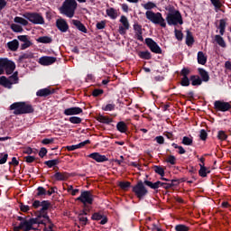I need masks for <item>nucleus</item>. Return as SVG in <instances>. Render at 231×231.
I'll list each match as a JSON object with an SVG mask.
<instances>
[{
    "label": "nucleus",
    "instance_id": "f257e3e1",
    "mask_svg": "<svg viewBox=\"0 0 231 231\" xmlns=\"http://www.w3.org/2000/svg\"><path fill=\"white\" fill-rule=\"evenodd\" d=\"M18 220L20 221L19 226H16L18 230H37V225H44V220H41V218H24L18 217Z\"/></svg>",
    "mask_w": 231,
    "mask_h": 231
},
{
    "label": "nucleus",
    "instance_id": "f03ea898",
    "mask_svg": "<svg viewBox=\"0 0 231 231\" xmlns=\"http://www.w3.org/2000/svg\"><path fill=\"white\" fill-rule=\"evenodd\" d=\"M75 10H77V1L75 0H65L62 6L60 8V14L69 19L75 15Z\"/></svg>",
    "mask_w": 231,
    "mask_h": 231
},
{
    "label": "nucleus",
    "instance_id": "7ed1b4c3",
    "mask_svg": "<svg viewBox=\"0 0 231 231\" xmlns=\"http://www.w3.org/2000/svg\"><path fill=\"white\" fill-rule=\"evenodd\" d=\"M11 111H14V115H26L28 113H33V107L24 102H16L10 106Z\"/></svg>",
    "mask_w": 231,
    "mask_h": 231
},
{
    "label": "nucleus",
    "instance_id": "20e7f679",
    "mask_svg": "<svg viewBox=\"0 0 231 231\" xmlns=\"http://www.w3.org/2000/svg\"><path fill=\"white\" fill-rule=\"evenodd\" d=\"M146 18L153 23V24H160L162 28H165L167 26V23H165V19H163V16H162L161 13H154L152 11H147L145 13Z\"/></svg>",
    "mask_w": 231,
    "mask_h": 231
},
{
    "label": "nucleus",
    "instance_id": "39448f33",
    "mask_svg": "<svg viewBox=\"0 0 231 231\" xmlns=\"http://www.w3.org/2000/svg\"><path fill=\"white\" fill-rule=\"evenodd\" d=\"M166 21L170 26H176L177 24H183V19L180 11L173 10L167 14Z\"/></svg>",
    "mask_w": 231,
    "mask_h": 231
},
{
    "label": "nucleus",
    "instance_id": "423d86ee",
    "mask_svg": "<svg viewBox=\"0 0 231 231\" xmlns=\"http://www.w3.org/2000/svg\"><path fill=\"white\" fill-rule=\"evenodd\" d=\"M23 17L32 24H44V17L39 13H24Z\"/></svg>",
    "mask_w": 231,
    "mask_h": 231
},
{
    "label": "nucleus",
    "instance_id": "0eeeda50",
    "mask_svg": "<svg viewBox=\"0 0 231 231\" xmlns=\"http://www.w3.org/2000/svg\"><path fill=\"white\" fill-rule=\"evenodd\" d=\"M133 192H134V194H135V196H137V198L142 199V198H143V196H146L147 189L143 185V182L141 180V181L137 182V184L135 186H134Z\"/></svg>",
    "mask_w": 231,
    "mask_h": 231
},
{
    "label": "nucleus",
    "instance_id": "6e6552de",
    "mask_svg": "<svg viewBox=\"0 0 231 231\" xmlns=\"http://www.w3.org/2000/svg\"><path fill=\"white\" fill-rule=\"evenodd\" d=\"M77 201H81L83 205H91L93 203V195L89 191H83L77 199Z\"/></svg>",
    "mask_w": 231,
    "mask_h": 231
},
{
    "label": "nucleus",
    "instance_id": "1a4fd4ad",
    "mask_svg": "<svg viewBox=\"0 0 231 231\" xmlns=\"http://www.w3.org/2000/svg\"><path fill=\"white\" fill-rule=\"evenodd\" d=\"M119 22L121 25H119L118 32L120 35H125L127 30L130 28L129 20L125 15H122Z\"/></svg>",
    "mask_w": 231,
    "mask_h": 231
},
{
    "label": "nucleus",
    "instance_id": "9d476101",
    "mask_svg": "<svg viewBox=\"0 0 231 231\" xmlns=\"http://www.w3.org/2000/svg\"><path fill=\"white\" fill-rule=\"evenodd\" d=\"M42 208H41V215L38 217V219H41L42 217H43V222H44V225H46V222H50V217H48V215H46V210L48 208H50V202L49 201H42L41 206Z\"/></svg>",
    "mask_w": 231,
    "mask_h": 231
},
{
    "label": "nucleus",
    "instance_id": "9b49d317",
    "mask_svg": "<svg viewBox=\"0 0 231 231\" xmlns=\"http://www.w3.org/2000/svg\"><path fill=\"white\" fill-rule=\"evenodd\" d=\"M144 185H147V187H150V189H160V187H162L163 189H171L172 187V183H165L162 181H157L152 183V181L145 180Z\"/></svg>",
    "mask_w": 231,
    "mask_h": 231
},
{
    "label": "nucleus",
    "instance_id": "f8f14e48",
    "mask_svg": "<svg viewBox=\"0 0 231 231\" xmlns=\"http://www.w3.org/2000/svg\"><path fill=\"white\" fill-rule=\"evenodd\" d=\"M4 69L6 75H12L15 71V63L8 59H4Z\"/></svg>",
    "mask_w": 231,
    "mask_h": 231
},
{
    "label": "nucleus",
    "instance_id": "ddd939ff",
    "mask_svg": "<svg viewBox=\"0 0 231 231\" xmlns=\"http://www.w3.org/2000/svg\"><path fill=\"white\" fill-rule=\"evenodd\" d=\"M145 43L153 53H162V49L160 48V46H158V43H156V42H154L152 39L147 38L145 40Z\"/></svg>",
    "mask_w": 231,
    "mask_h": 231
},
{
    "label": "nucleus",
    "instance_id": "4468645a",
    "mask_svg": "<svg viewBox=\"0 0 231 231\" xmlns=\"http://www.w3.org/2000/svg\"><path fill=\"white\" fill-rule=\"evenodd\" d=\"M57 62V58L51 56H42L39 59V64L42 66H51Z\"/></svg>",
    "mask_w": 231,
    "mask_h": 231
},
{
    "label": "nucleus",
    "instance_id": "2eb2a0df",
    "mask_svg": "<svg viewBox=\"0 0 231 231\" xmlns=\"http://www.w3.org/2000/svg\"><path fill=\"white\" fill-rule=\"evenodd\" d=\"M214 106L216 107V109H217V111H229V109L231 108V105L228 102H225V101H215Z\"/></svg>",
    "mask_w": 231,
    "mask_h": 231
},
{
    "label": "nucleus",
    "instance_id": "dca6fc26",
    "mask_svg": "<svg viewBox=\"0 0 231 231\" xmlns=\"http://www.w3.org/2000/svg\"><path fill=\"white\" fill-rule=\"evenodd\" d=\"M18 39L21 41V42H23V44L21 45L22 50H26V48H30V46L32 44L30 38L26 35H20L18 36Z\"/></svg>",
    "mask_w": 231,
    "mask_h": 231
},
{
    "label": "nucleus",
    "instance_id": "f3484780",
    "mask_svg": "<svg viewBox=\"0 0 231 231\" xmlns=\"http://www.w3.org/2000/svg\"><path fill=\"white\" fill-rule=\"evenodd\" d=\"M89 158H92V160H95V162H97V163H102L103 162H107V157L106 155H101L98 152H93L88 155Z\"/></svg>",
    "mask_w": 231,
    "mask_h": 231
},
{
    "label": "nucleus",
    "instance_id": "a211bd4d",
    "mask_svg": "<svg viewBox=\"0 0 231 231\" xmlns=\"http://www.w3.org/2000/svg\"><path fill=\"white\" fill-rule=\"evenodd\" d=\"M56 26L58 29H60V32H68V29L69 28L68 26V23L66 22V20L62 18L57 20Z\"/></svg>",
    "mask_w": 231,
    "mask_h": 231
},
{
    "label": "nucleus",
    "instance_id": "6ab92c4d",
    "mask_svg": "<svg viewBox=\"0 0 231 231\" xmlns=\"http://www.w3.org/2000/svg\"><path fill=\"white\" fill-rule=\"evenodd\" d=\"M80 113H82V108L79 106L70 107L64 110V115H66V116H71L73 115H80Z\"/></svg>",
    "mask_w": 231,
    "mask_h": 231
},
{
    "label": "nucleus",
    "instance_id": "aec40b11",
    "mask_svg": "<svg viewBox=\"0 0 231 231\" xmlns=\"http://www.w3.org/2000/svg\"><path fill=\"white\" fill-rule=\"evenodd\" d=\"M53 178L56 180V181H66V180L69 178V174L67 172L58 171L54 174Z\"/></svg>",
    "mask_w": 231,
    "mask_h": 231
},
{
    "label": "nucleus",
    "instance_id": "412c9836",
    "mask_svg": "<svg viewBox=\"0 0 231 231\" xmlns=\"http://www.w3.org/2000/svg\"><path fill=\"white\" fill-rule=\"evenodd\" d=\"M88 143H90L89 140H86L82 143H79V144H74V145H70V146H67L66 149L68 151H77V149H82V147H84L85 145H88Z\"/></svg>",
    "mask_w": 231,
    "mask_h": 231
},
{
    "label": "nucleus",
    "instance_id": "4be33fe9",
    "mask_svg": "<svg viewBox=\"0 0 231 231\" xmlns=\"http://www.w3.org/2000/svg\"><path fill=\"white\" fill-rule=\"evenodd\" d=\"M71 23L74 26H76L77 29L79 30V32H82L83 33H88V29L86 28L85 25H83V23H81L80 21L72 20Z\"/></svg>",
    "mask_w": 231,
    "mask_h": 231
},
{
    "label": "nucleus",
    "instance_id": "5701e85b",
    "mask_svg": "<svg viewBox=\"0 0 231 231\" xmlns=\"http://www.w3.org/2000/svg\"><path fill=\"white\" fill-rule=\"evenodd\" d=\"M0 86H3V88L6 89H12V83H10V80L5 76L0 77Z\"/></svg>",
    "mask_w": 231,
    "mask_h": 231
},
{
    "label": "nucleus",
    "instance_id": "b1692460",
    "mask_svg": "<svg viewBox=\"0 0 231 231\" xmlns=\"http://www.w3.org/2000/svg\"><path fill=\"white\" fill-rule=\"evenodd\" d=\"M92 219H94L95 221H100V225H106V223H107V217H103L100 213H95L92 216Z\"/></svg>",
    "mask_w": 231,
    "mask_h": 231
},
{
    "label": "nucleus",
    "instance_id": "393cba45",
    "mask_svg": "<svg viewBox=\"0 0 231 231\" xmlns=\"http://www.w3.org/2000/svg\"><path fill=\"white\" fill-rule=\"evenodd\" d=\"M7 47L11 51H17L19 49V41L17 40H13L7 43Z\"/></svg>",
    "mask_w": 231,
    "mask_h": 231
},
{
    "label": "nucleus",
    "instance_id": "a878e982",
    "mask_svg": "<svg viewBox=\"0 0 231 231\" xmlns=\"http://www.w3.org/2000/svg\"><path fill=\"white\" fill-rule=\"evenodd\" d=\"M134 30L135 31L136 39H138V41H143V37L142 36V26L139 24H134Z\"/></svg>",
    "mask_w": 231,
    "mask_h": 231
},
{
    "label": "nucleus",
    "instance_id": "bb28decb",
    "mask_svg": "<svg viewBox=\"0 0 231 231\" xmlns=\"http://www.w3.org/2000/svg\"><path fill=\"white\" fill-rule=\"evenodd\" d=\"M106 14L108 15V17H110V19H116V17H118V11H116L113 7H110L106 9Z\"/></svg>",
    "mask_w": 231,
    "mask_h": 231
},
{
    "label": "nucleus",
    "instance_id": "cd10ccee",
    "mask_svg": "<svg viewBox=\"0 0 231 231\" xmlns=\"http://www.w3.org/2000/svg\"><path fill=\"white\" fill-rule=\"evenodd\" d=\"M199 73L203 80V82H208L210 80V77L208 76V72H207L203 69H199Z\"/></svg>",
    "mask_w": 231,
    "mask_h": 231
},
{
    "label": "nucleus",
    "instance_id": "c85d7f7f",
    "mask_svg": "<svg viewBox=\"0 0 231 231\" xmlns=\"http://www.w3.org/2000/svg\"><path fill=\"white\" fill-rule=\"evenodd\" d=\"M198 62L199 64H202V66L207 64V56L205 53H203V51L198 52Z\"/></svg>",
    "mask_w": 231,
    "mask_h": 231
},
{
    "label": "nucleus",
    "instance_id": "c756f323",
    "mask_svg": "<svg viewBox=\"0 0 231 231\" xmlns=\"http://www.w3.org/2000/svg\"><path fill=\"white\" fill-rule=\"evenodd\" d=\"M217 28L219 30L220 35H225V30L226 29V21H225V19H221L219 21V25Z\"/></svg>",
    "mask_w": 231,
    "mask_h": 231
},
{
    "label": "nucleus",
    "instance_id": "7c9ffc66",
    "mask_svg": "<svg viewBox=\"0 0 231 231\" xmlns=\"http://www.w3.org/2000/svg\"><path fill=\"white\" fill-rule=\"evenodd\" d=\"M36 95L37 97H49V95H51V90L50 88H42L38 90Z\"/></svg>",
    "mask_w": 231,
    "mask_h": 231
},
{
    "label": "nucleus",
    "instance_id": "2f4dec72",
    "mask_svg": "<svg viewBox=\"0 0 231 231\" xmlns=\"http://www.w3.org/2000/svg\"><path fill=\"white\" fill-rule=\"evenodd\" d=\"M215 41L217 44H218V46H220L221 48H226V43L225 42V40L223 39V37H221V35H215Z\"/></svg>",
    "mask_w": 231,
    "mask_h": 231
},
{
    "label": "nucleus",
    "instance_id": "473e14b6",
    "mask_svg": "<svg viewBox=\"0 0 231 231\" xmlns=\"http://www.w3.org/2000/svg\"><path fill=\"white\" fill-rule=\"evenodd\" d=\"M186 44L188 46H192V44H194V36H192V32H190V31H187Z\"/></svg>",
    "mask_w": 231,
    "mask_h": 231
},
{
    "label": "nucleus",
    "instance_id": "72a5a7b5",
    "mask_svg": "<svg viewBox=\"0 0 231 231\" xmlns=\"http://www.w3.org/2000/svg\"><path fill=\"white\" fill-rule=\"evenodd\" d=\"M14 22L17 24H21L22 26H28V20H26V18L24 19L23 17L16 16L14 17Z\"/></svg>",
    "mask_w": 231,
    "mask_h": 231
},
{
    "label": "nucleus",
    "instance_id": "f704fd0d",
    "mask_svg": "<svg viewBox=\"0 0 231 231\" xmlns=\"http://www.w3.org/2000/svg\"><path fill=\"white\" fill-rule=\"evenodd\" d=\"M37 42H41L42 44H50L51 42V37L49 36H42L39 37L37 40Z\"/></svg>",
    "mask_w": 231,
    "mask_h": 231
},
{
    "label": "nucleus",
    "instance_id": "c9c22d12",
    "mask_svg": "<svg viewBox=\"0 0 231 231\" xmlns=\"http://www.w3.org/2000/svg\"><path fill=\"white\" fill-rule=\"evenodd\" d=\"M192 86H201L202 81L199 76H191L190 78Z\"/></svg>",
    "mask_w": 231,
    "mask_h": 231
},
{
    "label": "nucleus",
    "instance_id": "e433bc0d",
    "mask_svg": "<svg viewBox=\"0 0 231 231\" xmlns=\"http://www.w3.org/2000/svg\"><path fill=\"white\" fill-rule=\"evenodd\" d=\"M200 170L199 171V176H201L202 178L207 177V174H208V172H210L207 167H205V164H199Z\"/></svg>",
    "mask_w": 231,
    "mask_h": 231
},
{
    "label": "nucleus",
    "instance_id": "4c0bfd02",
    "mask_svg": "<svg viewBox=\"0 0 231 231\" xmlns=\"http://www.w3.org/2000/svg\"><path fill=\"white\" fill-rule=\"evenodd\" d=\"M17 72H14L11 77L8 78L11 87L19 82V77H17Z\"/></svg>",
    "mask_w": 231,
    "mask_h": 231
},
{
    "label": "nucleus",
    "instance_id": "58836bf2",
    "mask_svg": "<svg viewBox=\"0 0 231 231\" xmlns=\"http://www.w3.org/2000/svg\"><path fill=\"white\" fill-rule=\"evenodd\" d=\"M97 121L100 122L101 124H111V122H113V120H111V118H109L107 116H98Z\"/></svg>",
    "mask_w": 231,
    "mask_h": 231
},
{
    "label": "nucleus",
    "instance_id": "ea45409f",
    "mask_svg": "<svg viewBox=\"0 0 231 231\" xmlns=\"http://www.w3.org/2000/svg\"><path fill=\"white\" fill-rule=\"evenodd\" d=\"M117 130H119L120 133H125L127 131V125L124 122H119L116 125Z\"/></svg>",
    "mask_w": 231,
    "mask_h": 231
},
{
    "label": "nucleus",
    "instance_id": "a19ab883",
    "mask_svg": "<svg viewBox=\"0 0 231 231\" xmlns=\"http://www.w3.org/2000/svg\"><path fill=\"white\" fill-rule=\"evenodd\" d=\"M11 30H13V32H15L16 33H21L23 32V26L17 23H12Z\"/></svg>",
    "mask_w": 231,
    "mask_h": 231
},
{
    "label": "nucleus",
    "instance_id": "79ce46f5",
    "mask_svg": "<svg viewBox=\"0 0 231 231\" xmlns=\"http://www.w3.org/2000/svg\"><path fill=\"white\" fill-rule=\"evenodd\" d=\"M45 165H47V167L51 169V167H55V165H59V160L54 159V160H51V161H46Z\"/></svg>",
    "mask_w": 231,
    "mask_h": 231
},
{
    "label": "nucleus",
    "instance_id": "37998d69",
    "mask_svg": "<svg viewBox=\"0 0 231 231\" xmlns=\"http://www.w3.org/2000/svg\"><path fill=\"white\" fill-rule=\"evenodd\" d=\"M26 59H33V53L32 52H25L19 57V60L22 61L26 60Z\"/></svg>",
    "mask_w": 231,
    "mask_h": 231
},
{
    "label": "nucleus",
    "instance_id": "c03bdc74",
    "mask_svg": "<svg viewBox=\"0 0 231 231\" xmlns=\"http://www.w3.org/2000/svg\"><path fill=\"white\" fill-rule=\"evenodd\" d=\"M139 57H141V59L149 60V59H151V53L149 51H141L139 52Z\"/></svg>",
    "mask_w": 231,
    "mask_h": 231
},
{
    "label": "nucleus",
    "instance_id": "a18cd8bd",
    "mask_svg": "<svg viewBox=\"0 0 231 231\" xmlns=\"http://www.w3.org/2000/svg\"><path fill=\"white\" fill-rule=\"evenodd\" d=\"M182 143L183 145H192V138L184 136L182 138Z\"/></svg>",
    "mask_w": 231,
    "mask_h": 231
},
{
    "label": "nucleus",
    "instance_id": "49530a36",
    "mask_svg": "<svg viewBox=\"0 0 231 231\" xmlns=\"http://www.w3.org/2000/svg\"><path fill=\"white\" fill-rule=\"evenodd\" d=\"M166 162L171 163V165H176V157L174 155H169L166 159Z\"/></svg>",
    "mask_w": 231,
    "mask_h": 231
},
{
    "label": "nucleus",
    "instance_id": "de8ad7c7",
    "mask_svg": "<svg viewBox=\"0 0 231 231\" xmlns=\"http://www.w3.org/2000/svg\"><path fill=\"white\" fill-rule=\"evenodd\" d=\"M143 8L145 10H152V8H156V4L148 2L147 4H144Z\"/></svg>",
    "mask_w": 231,
    "mask_h": 231
},
{
    "label": "nucleus",
    "instance_id": "09e8293b",
    "mask_svg": "<svg viewBox=\"0 0 231 231\" xmlns=\"http://www.w3.org/2000/svg\"><path fill=\"white\" fill-rule=\"evenodd\" d=\"M175 230L176 231H189V226H187L185 225H177L175 226Z\"/></svg>",
    "mask_w": 231,
    "mask_h": 231
},
{
    "label": "nucleus",
    "instance_id": "8fccbe9b",
    "mask_svg": "<svg viewBox=\"0 0 231 231\" xmlns=\"http://www.w3.org/2000/svg\"><path fill=\"white\" fill-rule=\"evenodd\" d=\"M69 122L70 124H80V122H82V119L80 117H77V116H71L69 117Z\"/></svg>",
    "mask_w": 231,
    "mask_h": 231
},
{
    "label": "nucleus",
    "instance_id": "3c124183",
    "mask_svg": "<svg viewBox=\"0 0 231 231\" xmlns=\"http://www.w3.org/2000/svg\"><path fill=\"white\" fill-rule=\"evenodd\" d=\"M227 137H228V136L226 135V134L225 133V131H219V132H218V134H217L218 140L225 141V140H226Z\"/></svg>",
    "mask_w": 231,
    "mask_h": 231
},
{
    "label": "nucleus",
    "instance_id": "603ef678",
    "mask_svg": "<svg viewBox=\"0 0 231 231\" xmlns=\"http://www.w3.org/2000/svg\"><path fill=\"white\" fill-rule=\"evenodd\" d=\"M119 187L123 189V190H127V189H129V187H131V183L130 182H119Z\"/></svg>",
    "mask_w": 231,
    "mask_h": 231
},
{
    "label": "nucleus",
    "instance_id": "864d4df0",
    "mask_svg": "<svg viewBox=\"0 0 231 231\" xmlns=\"http://www.w3.org/2000/svg\"><path fill=\"white\" fill-rule=\"evenodd\" d=\"M154 171L157 174H160V176H163L165 174V171L160 166H155Z\"/></svg>",
    "mask_w": 231,
    "mask_h": 231
},
{
    "label": "nucleus",
    "instance_id": "5fc2aeb1",
    "mask_svg": "<svg viewBox=\"0 0 231 231\" xmlns=\"http://www.w3.org/2000/svg\"><path fill=\"white\" fill-rule=\"evenodd\" d=\"M103 111H113L115 110V104H108L102 107Z\"/></svg>",
    "mask_w": 231,
    "mask_h": 231
},
{
    "label": "nucleus",
    "instance_id": "6e6d98bb",
    "mask_svg": "<svg viewBox=\"0 0 231 231\" xmlns=\"http://www.w3.org/2000/svg\"><path fill=\"white\" fill-rule=\"evenodd\" d=\"M5 73V59H0V75Z\"/></svg>",
    "mask_w": 231,
    "mask_h": 231
},
{
    "label": "nucleus",
    "instance_id": "4d7b16f0",
    "mask_svg": "<svg viewBox=\"0 0 231 231\" xmlns=\"http://www.w3.org/2000/svg\"><path fill=\"white\" fill-rule=\"evenodd\" d=\"M5 73V59H0V75Z\"/></svg>",
    "mask_w": 231,
    "mask_h": 231
},
{
    "label": "nucleus",
    "instance_id": "13d9d810",
    "mask_svg": "<svg viewBox=\"0 0 231 231\" xmlns=\"http://www.w3.org/2000/svg\"><path fill=\"white\" fill-rule=\"evenodd\" d=\"M175 37L178 39V41H182L183 33L180 31L175 29Z\"/></svg>",
    "mask_w": 231,
    "mask_h": 231
},
{
    "label": "nucleus",
    "instance_id": "bf43d9fd",
    "mask_svg": "<svg viewBox=\"0 0 231 231\" xmlns=\"http://www.w3.org/2000/svg\"><path fill=\"white\" fill-rule=\"evenodd\" d=\"M181 86H189L190 81L189 80L188 77H183L180 82Z\"/></svg>",
    "mask_w": 231,
    "mask_h": 231
},
{
    "label": "nucleus",
    "instance_id": "052dcab7",
    "mask_svg": "<svg viewBox=\"0 0 231 231\" xmlns=\"http://www.w3.org/2000/svg\"><path fill=\"white\" fill-rule=\"evenodd\" d=\"M215 8H221V2L219 0H210Z\"/></svg>",
    "mask_w": 231,
    "mask_h": 231
},
{
    "label": "nucleus",
    "instance_id": "680f3d73",
    "mask_svg": "<svg viewBox=\"0 0 231 231\" xmlns=\"http://www.w3.org/2000/svg\"><path fill=\"white\" fill-rule=\"evenodd\" d=\"M97 30H104V28H106V22L101 21V22L97 23Z\"/></svg>",
    "mask_w": 231,
    "mask_h": 231
},
{
    "label": "nucleus",
    "instance_id": "e2e57ef3",
    "mask_svg": "<svg viewBox=\"0 0 231 231\" xmlns=\"http://www.w3.org/2000/svg\"><path fill=\"white\" fill-rule=\"evenodd\" d=\"M38 196H46V189L42 187L38 188Z\"/></svg>",
    "mask_w": 231,
    "mask_h": 231
},
{
    "label": "nucleus",
    "instance_id": "0e129e2a",
    "mask_svg": "<svg viewBox=\"0 0 231 231\" xmlns=\"http://www.w3.org/2000/svg\"><path fill=\"white\" fill-rule=\"evenodd\" d=\"M46 154H48V150H46V148H42L40 150L39 156L41 158H44V156H46Z\"/></svg>",
    "mask_w": 231,
    "mask_h": 231
},
{
    "label": "nucleus",
    "instance_id": "69168bd1",
    "mask_svg": "<svg viewBox=\"0 0 231 231\" xmlns=\"http://www.w3.org/2000/svg\"><path fill=\"white\" fill-rule=\"evenodd\" d=\"M199 136H200L201 140H207V136H208L207 131L201 130L200 134H199Z\"/></svg>",
    "mask_w": 231,
    "mask_h": 231
},
{
    "label": "nucleus",
    "instance_id": "338daca9",
    "mask_svg": "<svg viewBox=\"0 0 231 231\" xmlns=\"http://www.w3.org/2000/svg\"><path fill=\"white\" fill-rule=\"evenodd\" d=\"M155 141L157 142V143H160L162 145L164 143L165 139L163 138V136H157L155 137Z\"/></svg>",
    "mask_w": 231,
    "mask_h": 231
},
{
    "label": "nucleus",
    "instance_id": "774afa93",
    "mask_svg": "<svg viewBox=\"0 0 231 231\" xmlns=\"http://www.w3.org/2000/svg\"><path fill=\"white\" fill-rule=\"evenodd\" d=\"M20 209L22 210V212H28V210H30V207L21 204L20 205Z\"/></svg>",
    "mask_w": 231,
    "mask_h": 231
}]
</instances>
